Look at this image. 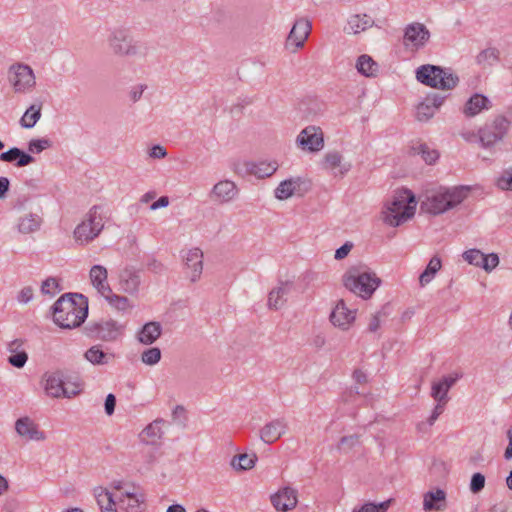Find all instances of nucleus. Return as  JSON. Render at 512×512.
<instances>
[{
	"instance_id": "1",
	"label": "nucleus",
	"mask_w": 512,
	"mask_h": 512,
	"mask_svg": "<svg viewBox=\"0 0 512 512\" xmlns=\"http://www.w3.org/2000/svg\"><path fill=\"white\" fill-rule=\"evenodd\" d=\"M54 322L61 328L72 329L80 326L88 315V301L77 293L62 295L52 306Z\"/></svg>"
},
{
	"instance_id": "2",
	"label": "nucleus",
	"mask_w": 512,
	"mask_h": 512,
	"mask_svg": "<svg viewBox=\"0 0 512 512\" xmlns=\"http://www.w3.org/2000/svg\"><path fill=\"white\" fill-rule=\"evenodd\" d=\"M380 283V278L374 272L362 266H352L343 275L344 286L363 299L370 298Z\"/></svg>"
},
{
	"instance_id": "3",
	"label": "nucleus",
	"mask_w": 512,
	"mask_h": 512,
	"mask_svg": "<svg viewBox=\"0 0 512 512\" xmlns=\"http://www.w3.org/2000/svg\"><path fill=\"white\" fill-rule=\"evenodd\" d=\"M416 204L415 196L410 190L398 191L384 211L385 223L393 227L401 225L414 216Z\"/></svg>"
},
{
	"instance_id": "4",
	"label": "nucleus",
	"mask_w": 512,
	"mask_h": 512,
	"mask_svg": "<svg viewBox=\"0 0 512 512\" xmlns=\"http://www.w3.org/2000/svg\"><path fill=\"white\" fill-rule=\"evenodd\" d=\"M107 43L111 52L120 57H145L147 47L134 40L129 29L117 27L110 31Z\"/></svg>"
},
{
	"instance_id": "5",
	"label": "nucleus",
	"mask_w": 512,
	"mask_h": 512,
	"mask_svg": "<svg viewBox=\"0 0 512 512\" xmlns=\"http://www.w3.org/2000/svg\"><path fill=\"white\" fill-rule=\"evenodd\" d=\"M416 79L431 88L440 90H451L459 82V77L450 69L440 66L425 64L417 68Z\"/></svg>"
},
{
	"instance_id": "6",
	"label": "nucleus",
	"mask_w": 512,
	"mask_h": 512,
	"mask_svg": "<svg viewBox=\"0 0 512 512\" xmlns=\"http://www.w3.org/2000/svg\"><path fill=\"white\" fill-rule=\"evenodd\" d=\"M468 192L469 189L464 186L437 192L422 202V208L434 215L442 214L460 204Z\"/></svg>"
},
{
	"instance_id": "7",
	"label": "nucleus",
	"mask_w": 512,
	"mask_h": 512,
	"mask_svg": "<svg viewBox=\"0 0 512 512\" xmlns=\"http://www.w3.org/2000/svg\"><path fill=\"white\" fill-rule=\"evenodd\" d=\"M113 488L119 491L117 495L118 506L125 512H143L145 505L144 494L134 485H126L122 482H114Z\"/></svg>"
},
{
	"instance_id": "8",
	"label": "nucleus",
	"mask_w": 512,
	"mask_h": 512,
	"mask_svg": "<svg viewBox=\"0 0 512 512\" xmlns=\"http://www.w3.org/2000/svg\"><path fill=\"white\" fill-rule=\"evenodd\" d=\"M100 210V206H93L88 213L87 219L75 228L74 238L76 242L80 244L88 243L100 234L104 227Z\"/></svg>"
},
{
	"instance_id": "9",
	"label": "nucleus",
	"mask_w": 512,
	"mask_h": 512,
	"mask_svg": "<svg viewBox=\"0 0 512 512\" xmlns=\"http://www.w3.org/2000/svg\"><path fill=\"white\" fill-rule=\"evenodd\" d=\"M510 121L502 115L495 117L492 123L486 124L478 132V140L482 147L490 148L503 137L509 130Z\"/></svg>"
},
{
	"instance_id": "10",
	"label": "nucleus",
	"mask_w": 512,
	"mask_h": 512,
	"mask_svg": "<svg viewBox=\"0 0 512 512\" xmlns=\"http://www.w3.org/2000/svg\"><path fill=\"white\" fill-rule=\"evenodd\" d=\"M8 78L15 92H25L36 84L32 68L26 64H13L8 70Z\"/></svg>"
},
{
	"instance_id": "11",
	"label": "nucleus",
	"mask_w": 512,
	"mask_h": 512,
	"mask_svg": "<svg viewBox=\"0 0 512 512\" xmlns=\"http://www.w3.org/2000/svg\"><path fill=\"white\" fill-rule=\"evenodd\" d=\"M80 384H74L73 389L65 386L63 375L60 371L45 375V391L53 398H72L81 392Z\"/></svg>"
},
{
	"instance_id": "12",
	"label": "nucleus",
	"mask_w": 512,
	"mask_h": 512,
	"mask_svg": "<svg viewBox=\"0 0 512 512\" xmlns=\"http://www.w3.org/2000/svg\"><path fill=\"white\" fill-rule=\"evenodd\" d=\"M430 36V31L424 24L413 22L404 30L403 44L411 50L418 51L428 43Z\"/></svg>"
},
{
	"instance_id": "13",
	"label": "nucleus",
	"mask_w": 512,
	"mask_h": 512,
	"mask_svg": "<svg viewBox=\"0 0 512 512\" xmlns=\"http://www.w3.org/2000/svg\"><path fill=\"white\" fill-rule=\"evenodd\" d=\"M296 143L302 150L318 152L324 147L323 132L318 126H307L297 136Z\"/></svg>"
},
{
	"instance_id": "14",
	"label": "nucleus",
	"mask_w": 512,
	"mask_h": 512,
	"mask_svg": "<svg viewBox=\"0 0 512 512\" xmlns=\"http://www.w3.org/2000/svg\"><path fill=\"white\" fill-rule=\"evenodd\" d=\"M123 326L110 319L94 323L90 326V335L106 342L115 341L123 331Z\"/></svg>"
},
{
	"instance_id": "15",
	"label": "nucleus",
	"mask_w": 512,
	"mask_h": 512,
	"mask_svg": "<svg viewBox=\"0 0 512 512\" xmlns=\"http://www.w3.org/2000/svg\"><path fill=\"white\" fill-rule=\"evenodd\" d=\"M310 32L311 23L309 20L304 18L298 19L288 34L286 39V48L293 47L292 52L302 48Z\"/></svg>"
},
{
	"instance_id": "16",
	"label": "nucleus",
	"mask_w": 512,
	"mask_h": 512,
	"mask_svg": "<svg viewBox=\"0 0 512 512\" xmlns=\"http://www.w3.org/2000/svg\"><path fill=\"white\" fill-rule=\"evenodd\" d=\"M288 429L287 421L284 418H277L266 423L260 430V439L272 444L281 438Z\"/></svg>"
},
{
	"instance_id": "17",
	"label": "nucleus",
	"mask_w": 512,
	"mask_h": 512,
	"mask_svg": "<svg viewBox=\"0 0 512 512\" xmlns=\"http://www.w3.org/2000/svg\"><path fill=\"white\" fill-rule=\"evenodd\" d=\"M297 491L291 487H284L271 496L273 507L282 512L292 510L297 505Z\"/></svg>"
},
{
	"instance_id": "18",
	"label": "nucleus",
	"mask_w": 512,
	"mask_h": 512,
	"mask_svg": "<svg viewBox=\"0 0 512 512\" xmlns=\"http://www.w3.org/2000/svg\"><path fill=\"white\" fill-rule=\"evenodd\" d=\"M444 99L445 97L437 93L427 95V97L417 106V119L422 122L431 119L436 110L443 104Z\"/></svg>"
},
{
	"instance_id": "19",
	"label": "nucleus",
	"mask_w": 512,
	"mask_h": 512,
	"mask_svg": "<svg viewBox=\"0 0 512 512\" xmlns=\"http://www.w3.org/2000/svg\"><path fill=\"white\" fill-rule=\"evenodd\" d=\"M16 432L26 440L42 441L46 438L45 433L29 417H21L15 423Z\"/></svg>"
},
{
	"instance_id": "20",
	"label": "nucleus",
	"mask_w": 512,
	"mask_h": 512,
	"mask_svg": "<svg viewBox=\"0 0 512 512\" xmlns=\"http://www.w3.org/2000/svg\"><path fill=\"white\" fill-rule=\"evenodd\" d=\"M186 269L191 270L189 279L196 282L200 279L203 271V252L199 248L190 249L184 257Z\"/></svg>"
},
{
	"instance_id": "21",
	"label": "nucleus",
	"mask_w": 512,
	"mask_h": 512,
	"mask_svg": "<svg viewBox=\"0 0 512 512\" xmlns=\"http://www.w3.org/2000/svg\"><path fill=\"white\" fill-rule=\"evenodd\" d=\"M238 190L234 182L223 180L216 183L210 192V198L213 201L227 203L235 198Z\"/></svg>"
},
{
	"instance_id": "22",
	"label": "nucleus",
	"mask_w": 512,
	"mask_h": 512,
	"mask_svg": "<svg viewBox=\"0 0 512 512\" xmlns=\"http://www.w3.org/2000/svg\"><path fill=\"white\" fill-rule=\"evenodd\" d=\"M343 155L337 150L328 151L322 160V168L327 171L338 169V174L344 176L351 169V164L343 161Z\"/></svg>"
},
{
	"instance_id": "23",
	"label": "nucleus",
	"mask_w": 512,
	"mask_h": 512,
	"mask_svg": "<svg viewBox=\"0 0 512 512\" xmlns=\"http://www.w3.org/2000/svg\"><path fill=\"white\" fill-rule=\"evenodd\" d=\"M355 313L347 308L344 300H340L330 315V321L334 326L345 330L354 321Z\"/></svg>"
},
{
	"instance_id": "24",
	"label": "nucleus",
	"mask_w": 512,
	"mask_h": 512,
	"mask_svg": "<svg viewBox=\"0 0 512 512\" xmlns=\"http://www.w3.org/2000/svg\"><path fill=\"white\" fill-rule=\"evenodd\" d=\"M292 284L288 281H281L279 285L273 288L268 294L267 306L272 310H279L284 307L287 302L286 296L291 291Z\"/></svg>"
},
{
	"instance_id": "25",
	"label": "nucleus",
	"mask_w": 512,
	"mask_h": 512,
	"mask_svg": "<svg viewBox=\"0 0 512 512\" xmlns=\"http://www.w3.org/2000/svg\"><path fill=\"white\" fill-rule=\"evenodd\" d=\"M446 508V493L442 489L428 491L423 496V509L430 511H443Z\"/></svg>"
},
{
	"instance_id": "26",
	"label": "nucleus",
	"mask_w": 512,
	"mask_h": 512,
	"mask_svg": "<svg viewBox=\"0 0 512 512\" xmlns=\"http://www.w3.org/2000/svg\"><path fill=\"white\" fill-rule=\"evenodd\" d=\"M301 185H306V182L300 177L284 180L275 189V197L279 200L288 199L301 191Z\"/></svg>"
},
{
	"instance_id": "27",
	"label": "nucleus",
	"mask_w": 512,
	"mask_h": 512,
	"mask_svg": "<svg viewBox=\"0 0 512 512\" xmlns=\"http://www.w3.org/2000/svg\"><path fill=\"white\" fill-rule=\"evenodd\" d=\"M491 107L490 100L482 94L472 95L464 105L463 113L467 117H473L479 114L482 110H487Z\"/></svg>"
},
{
	"instance_id": "28",
	"label": "nucleus",
	"mask_w": 512,
	"mask_h": 512,
	"mask_svg": "<svg viewBox=\"0 0 512 512\" xmlns=\"http://www.w3.org/2000/svg\"><path fill=\"white\" fill-rule=\"evenodd\" d=\"M141 283L140 272L133 268H125L120 274L121 288L129 293L134 294L138 291Z\"/></svg>"
},
{
	"instance_id": "29",
	"label": "nucleus",
	"mask_w": 512,
	"mask_h": 512,
	"mask_svg": "<svg viewBox=\"0 0 512 512\" xmlns=\"http://www.w3.org/2000/svg\"><path fill=\"white\" fill-rule=\"evenodd\" d=\"M162 333V327L159 322H148L137 333V339L144 345L153 344Z\"/></svg>"
},
{
	"instance_id": "30",
	"label": "nucleus",
	"mask_w": 512,
	"mask_h": 512,
	"mask_svg": "<svg viewBox=\"0 0 512 512\" xmlns=\"http://www.w3.org/2000/svg\"><path fill=\"white\" fill-rule=\"evenodd\" d=\"M107 270L101 265H94L90 270V279L93 286L103 296L105 293H110L111 288L107 283Z\"/></svg>"
},
{
	"instance_id": "31",
	"label": "nucleus",
	"mask_w": 512,
	"mask_h": 512,
	"mask_svg": "<svg viewBox=\"0 0 512 512\" xmlns=\"http://www.w3.org/2000/svg\"><path fill=\"white\" fill-rule=\"evenodd\" d=\"M374 25V20L367 14H355L348 19L345 30L358 34Z\"/></svg>"
},
{
	"instance_id": "32",
	"label": "nucleus",
	"mask_w": 512,
	"mask_h": 512,
	"mask_svg": "<svg viewBox=\"0 0 512 512\" xmlns=\"http://www.w3.org/2000/svg\"><path fill=\"white\" fill-rule=\"evenodd\" d=\"M164 423L162 419H157L150 423L140 434L141 440L149 445H155L161 439L163 431L161 425Z\"/></svg>"
},
{
	"instance_id": "33",
	"label": "nucleus",
	"mask_w": 512,
	"mask_h": 512,
	"mask_svg": "<svg viewBox=\"0 0 512 512\" xmlns=\"http://www.w3.org/2000/svg\"><path fill=\"white\" fill-rule=\"evenodd\" d=\"M94 495L97 503L100 506L101 512H108L110 510H116L115 506L117 503V495L109 492L107 489L97 487L94 489Z\"/></svg>"
},
{
	"instance_id": "34",
	"label": "nucleus",
	"mask_w": 512,
	"mask_h": 512,
	"mask_svg": "<svg viewBox=\"0 0 512 512\" xmlns=\"http://www.w3.org/2000/svg\"><path fill=\"white\" fill-rule=\"evenodd\" d=\"M42 217L36 213H29L20 217L18 231L23 234L33 233L40 229Z\"/></svg>"
},
{
	"instance_id": "35",
	"label": "nucleus",
	"mask_w": 512,
	"mask_h": 512,
	"mask_svg": "<svg viewBox=\"0 0 512 512\" xmlns=\"http://www.w3.org/2000/svg\"><path fill=\"white\" fill-rule=\"evenodd\" d=\"M84 357L93 365H105L114 358V354L105 353L100 345H94L85 352Z\"/></svg>"
},
{
	"instance_id": "36",
	"label": "nucleus",
	"mask_w": 512,
	"mask_h": 512,
	"mask_svg": "<svg viewBox=\"0 0 512 512\" xmlns=\"http://www.w3.org/2000/svg\"><path fill=\"white\" fill-rule=\"evenodd\" d=\"M476 63L482 68L492 67L500 60V51L495 47H488L478 53Z\"/></svg>"
},
{
	"instance_id": "37",
	"label": "nucleus",
	"mask_w": 512,
	"mask_h": 512,
	"mask_svg": "<svg viewBox=\"0 0 512 512\" xmlns=\"http://www.w3.org/2000/svg\"><path fill=\"white\" fill-rule=\"evenodd\" d=\"M356 68L360 74L366 77H373L378 71V64L372 59L371 56L363 54L358 57Z\"/></svg>"
},
{
	"instance_id": "38",
	"label": "nucleus",
	"mask_w": 512,
	"mask_h": 512,
	"mask_svg": "<svg viewBox=\"0 0 512 512\" xmlns=\"http://www.w3.org/2000/svg\"><path fill=\"white\" fill-rule=\"evenodd\" d=\"M41 110L42 105L41 104H33L31 105L24 113V115L21 117L19 123L21 127L30 129L33 128L36 123L41 118Z\"/></svg>"
},
{
	"instance_id": "39",
	"label": "nucleus",
	"mask_w": 512,
	"mask_h": 512,
	"mask_svg": "<svg viewBox=\"0 0 512 512\" xmlns=\"http://www.w3.org/2000/svg\"><path fill=\"white\" fill-rule=\"evenodd\" d=\"M277 168L278 164L276 161H260L258 163H252L249 167V172L259 178H264L274 174Z\"/></svg>"
},
{
	"instance_id": "40",
	"label": "nucleus",
	"mask_w": 512,
	"mask_h": 512,
	"mask_svg": "<svg viewBox=\"0 0 512 512\" xmlns=\"http://www.w3.org/2000/svg\"><path fill=\"white\" fill-rule=\"evenodd\" d=\"M442 263L438 256H433L426 269L419 276L420 286L424 287L434 278L435 274L441 269Z\"/></svg>"
},
{
	"instance_id": "41",
	"label": "nucleus",
	"mask_w": 512,
	"mask_h": 512,
	"mask_svg": "<svg viewBox=\"0 0 512 512\" xmlns=\"http://www.w3.org/2000/svg\"><path fill=\"white\" fill-rule=\"evenodd\" d=\"M257 456L255 454H240L231 459L230 465L237 471H244L254 467Z\"/></svg>"
},
{
	"instance_id": "42",
	"label": "nucleus",
	"mask_w": 512,
	"mask_h": 512,
	"mask_svg": "<svg viewBox=\"0 0 512 512\" xmlns=\"http://www.w3.org/2000/svg\"><path fill=\"white\" fill-rule=\"evenodd\" d=\"M411 149L414 154H420L423 160L430 165L435 163L436 160L439 158L438 151L435 149H431L425 143H417L416 145H413Z\"/></svg>"
},
{
	"instance_id": "43",
	"label": "nucleus",
	"mask_w": 512,
	"mask_h": 512,
	"mask_svg": "<svg viewBox=\"0 0 512 512\" xmlns=\"http://www.w3.org/2000/svg\"><path fill=\"white\" fill-rule=\"evenodd\" d=\"M103 296L111 306L119 311H125L130 307L127 297L116 295L112 291L110 293H105Z\"/></svg>"
},
{
	"instance_id": "44",
	"label": "nucleus",
	"mask_w": 512,
	"mask_h": 512,
	"mask_svg": "<svg viewBox=\"0 0 512 512\" xmlns=\"http://www.w3.org/2000/svg\"><path fill=\"white\" fill-rule=\"evenodd\" d=\"M161 359V350L158 347L146 349L141 354V360L146 365H155Z\"/></svg>"
},
{
	"instance_id": "45",
	"label": "nucleus",
	"mask_w": 512,
	"mask_h": 512,
	"mask_svg": "<svg viewBox=\"0 0 512 512\" xmlns=\"http://www.w3.org/2000/svg\"><path fill=\"white\" fill-rule=\"evenodd\" d=\"M445 389V385L441 381L433 382L431 387V397L435 401H449L448 392L450 389Z\"/></svg>"
},
{
	"instance_id": "46",
	"label": "nucleus",
	"mask_w": 512,
	"mask_h": 512,
	"mask_svg": "<svg viewBox=\"0 0 512 512\" xmlns=\"http://www.w3.org/2000/svg\"><path fill=\"white\" fill-rule=\"evenodd\" d=\"M52 147V141L50 139H32L28 143V151L31 153L39 154L43 150Z\"/></svg>"
},
{
	"instance_id": "47",
	"label": "nucleus",
	"mask_w": 512,
	"mask_h": 512,
	"mask_svg": "<svg viewBox=\"0 0 512 512\" xmlns=\"http://www.w3.org/2000/svg\"><path fill=\"white\" fill-rule=\"evenodd\" d=\"M463 258L469 264L477 266V267H481L482 260L484 259V253H482L478 249H470L463 253Z\"/></svg>"
},
{
	"instance_id": "48",
	"label": "nucleus",
	"mask_w": 512,
	"mask_h": 512,
	"mask_svg": "<svg viewBox=\"0 0 512 512\" xmlns=\"http://www.w3.org/2000/svg\"><path fill=\"white\" fill-rule=\"evenodd\" d=\"M359 443H360V436L357 434L343 436L339 441L338 449L342 450L344 452H349Z\"/></svg>"
},
{
	"instance_id": "49",
	"label": "nucleus",
	"mask_w": 512,
	"mask_h": 512,
	"mask_svg": "<svg viewBox=\"0 0 512 512\" xmlns=\"http://www.w3.org/2000/svg\"><path fill=\"white\" fill-rule=\"evenodd\" d=\"M60 287H59V283L57 281V279L53 278V277H49L47 278L43 283H42V286H41V292L43 294H47V295H50V296H54L56 293H58L60 291Z\"/></svg>"
},
{
	"instance_id": "50",
	"label": "nucleus",
	"mask_w": 512,
	"mask_h": 512,
	"mask_svg": "<svg viewBox=\"0 0 512 512\" xmlns=\"http://www.w3.org/2000/svg\"><path fill=\"white\" fill-rule=\"evenodd\" d=\"M485 487V476L482 473H474L470 481V491L477 494Z\"/></svg>"
},
{
	"instance_id": "51",
	"label": "nucleus",
	"mask_w": 512,
	"mask_h": 512,
	"mask_svg": "<svg viewBox=\"0 0 512 512\" xmlns=\"http://www.w3.org/2000/svg\"><path fill=\"white\" fill-rule=\"evenodd\" d=\"M390 501H384L380 504L366 503L360 509L354 512H386L389 507Z\"/></svg>"
},
{
	"instance_id": "52",
	"label": "nucleus",
	"mask_w": 512,
	"mask_h": 512,
	"mask_svg": "<svg viewBox=\"0 0 512 512\" xmlns=\"http://www.w3.org/2000/svg\"><path fill=\"white\" fill-rule=\"evenodd\" d=\"M28 360V354L26 351H21L16 354H11L8 357V363L16 368H22Z\"/></svg>"
},
{
	"instance_id": "53",
	"label": "nucleus",
	"mask_w": 512,
	"mask_h": 512,
	"mask_svg": "<svg viewBox=\"0 0 512 512\" xmlns=\"http://www.w3.org/2000/svg\"><path fill=\"white\" fill-rule=\"evenodd\" d=\"M497 186L502 190H512V168L502 173L497 180Z\"/></svg>"
},
{
	"instance_id": "54",
	"label": "nucleus",
	"mask_w": 512,
	"mask_h": 512,
	"mask_svg": "<svg viewBox=\"0 0 512 512\" xmlns=\"http://www.w3.org/2000/svg\"><path fill=\"white\" fill-rule=\"evenodd\" d=\"M499 264V257L495 253H491L488 255L484 254V259L482 260V266L486 272H491L494 268Z\"/></svg>"
},
{
	"instance_id": "55",
	"label": "nucleus",
	"mask_w": 512,
	"mask_h": 512,
	"mask_svg": "<svg viewBox=\"0 0 512 512\" xmlns=\"http://www.w3.org/2000/svg\"><path fill=\"white\" fill-rule=\"evenodd\" d=\"M34 162H35V158L33 156H31L29 153H26L25 151H23L19 148V153L17 156L15 166L25 167Z\"/></svg>"
},
{
	"instance_id": "56",
	"label": "nucleus",
	"mask_w": 512,
	"mask_h": 512,
	"mask_svg": "<svg viewBox=\"0 0 512 512\" xmlns=\"http://www.w3.org/2000/svg\"><path fill=\"white\" fill-rule=\"evenodd\" d=\"M437 404L434 407L432 414L428 418V424L433 425L434 422L438 419V417L444 412L445 406L447 404L446 401H436Z\"/></svg>"
},
{
	"instance_id": "57",
	"label": "nucleus",
	"mask_w": 512,
	"mask_h": 512,
	"mask_svg": "<svg viewBox=\"0 0 512 512\" xmlns=\"http://www.w3.org/2000/svg\"><path fill=\"white\" fill-rule=\"evenodd\" d=\"M19 153L18 147H13L0 154V161L8 162V163H16L17 156Z\"/></svg>"
},
{
	"instance_id": "58",
	"label": "nucleus",
	"mask_w": 512,
	"mask_h": 512,
	"mask_svg": "<svg viewBox=\"0 0 512 512\" xmlns=\"http://www.w3.org/2000/svg\"><path fill=\"white\" fill-rule=\"evenodd\" d=\"M147 86L144 84H138L131 88L129 92V98L133 103H136L142 97L143 92L146 90Z\"/></svg>"
},
{
	"instance_id": "59",
	"label": "nucleus",
	"mask_w": 512,
	"mask_h": 512,
	"mask_svg": "<svg viewBox=\"0 0 512 512\" xmlns=\"http://www.w3.org/2000/svg\"><path fill=\"white\" fill-rule=\"evenodd\" d=\"M33 298V289L30 286H26L20 290L17 295V300L20 303L26 304Z\"/></svg>"
},
{
	"instance_id": "60",
	"label": "nucleus",
	"mask_w": 512,
	"mask_h": 512,
	"mask_svg": "<svg viewBox=\"0 0 512 512\" xmlns=\"http://www.w3.org/2000/svg\"><path fill=\"white\" fill-rule=\"evenodd\" d=\"M147 270L155 274H161L164 272L165 267L160 261L151 259L147 263Z\"/></svg>"
},
{
	"instance_id": "61",
	"label": "nucleus",
	"mask_w": 512,
	"mask_h": 512,
	"mask_svg": "<svg viewBox=\"0 0 512 512\" xmlns=\"http://www.w3.org/2000/svg\"><path fill=\"white\" fill-rule=\"evenodd\" d=\"M353 248V244L351 242L344 243L341 247H339L335 252V259L341 260L344 259L351 249Z\"/></svg>"
},
{
	"instance_id": "62",
	"label": "nucleus",
	"mask_w": 512,
	"mask_h": 512,
	"mask_svg": "<svg viewBox=\"0 0 512 512\" xmlns=\"http://www.w3.org/2000/svg\"><path fill=\"white\" fill-rule=\"evenodd\" d=\"M115 406H116V397L113 395V394H108L106 399H105V403H104V408H105V412L107 415H112L115 411Z\"/></svg>"
},
{
	"instance_id": "63",
	"label": "nucleus",
	"mask_w": 512,
	"mask_h": 512,
	"mask_svg": "<svg viewBox=\"0 0 512 512\" xmlns=\"http://www.w3.org/2000/svg\"><path fill=\"white\" fill-rule=\"evenodd\" d=\"M149 155L152 158L161 159V158H164L167 155V152H166V149L163 146H161V145H154L150 149Z\"/></svg>"
},
{
	"instance_id": "64",
	"label": "nucleus",
	"mask_w": 512,
	"mask_h": 512,
	"mask_svg": "<svg viewBox=\"0 0 512 512\" xmlns=\"http://www.w3.org/2000/svg\"><path fill=\"white\" fill-rule=\"evenodd\" d=\"M23 341L20 340V339H15L13 341H11L9 344H8V351L11 353V354H16V353H19L21 351H25L23 348Z\"/></svg>"
}]
</instances>
